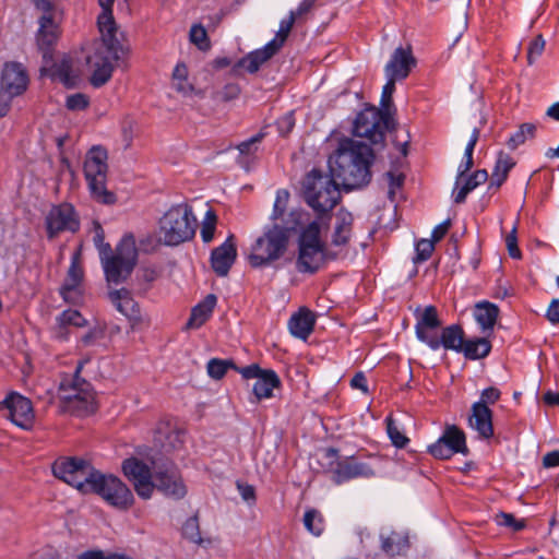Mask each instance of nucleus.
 I'll return each instance as SVG.
<instances>
[{"label": "nucleus", "mask_w": 559, "mask_h": 559, "mask_svg": "<svg viewBox=\"0 0 559 559\" xmlns=\"http://www.w3.org/2000/svg\"><path fill=\"white\" fill-rule=\"evenodd\" d=\"M374 159L371 146L361 141L343 138L329 157V167L331 175L340 180L346 190H353L371 181V166Z\"/></svg>", "instance_id": "nucleus-3"}, {"label": "nucleus", "mask_w": 559, "mask_h": 559, "mask_svg": "<svg viewBox=\"0 0 559 559\" xmlns=\"http://www.w3.org/2000/svg\"><path fill=\"white\" fill-rule=\"evenodd\" d=\"M323 457L326 460V471L331 474L332 480L337 485L354 478L374 476L373 468L367 462L359 461L356 456L341 457L338 451L334 448L325 449Z\"/></svg>", "instance_id": "nucleus-10"}, {"label": "nucleus", "mask_w": 559, "mask_h": 559, "mask_svg": "<svg viewBox=\"0 0 559 559\" xmlns=\"http://www.w3.org/2000/svg\"><path fill=\"white\" fill-rule=\"evenodd\" d=\"M464 331L461 325L452 324L445 326L441 336H437V346L430 347L432 350H438L441 346L447 350H454L461 353L464 349Z\"/></svg>", "instance_id": "nucleus-31"}, {"label": "nucleus", "mask_w": 559, "mask_h": 559, "mask_svg": "<svg viewBox=\"0 0 559 559\" xmlns=\"http://www.w3.org/2000/svg\"><path fill=\"white\" fill-rule=\"evenodd\" d=\"M84 271L80 262V252H75L71 258V264L67 272L63 284L59 293L66 302L76 305L83 297Z\"/></svg>", "instance_id": "nucleus-19"}, {"label": "nucleus", "mask_w": 559, "mask_h": 559, "mask_svg": "<svg viewBox=\"0 0 559 559\" xmlns=\"http://www.w3.org/2000/svg\"><path fill=\"white\" fill-rule=\"evenodd\" d=\"M498 316L499 308L492 302L480 301L475 306L474 317L483 330H492Z\"/></svg>", "instance_id": "nucleus-34"}, {"label": "nucleus", "mask_w": 559, "mask_h": 559, "mask_svg": "<svg viewBox=\"0 0 559 559\" xmlns=\"http://www.w3.org/2000/svg\"><path fill=\"white\" fill-rule=\"evenodd\" d=\"M428 452L439 460H448L455 453L466 455L468 448L464 431L455 425L447 426L442 436L428 447Z\"/></svg>", "instance_id": "nucleus-16"}, {"label": "nucleus", "mask_w": 559, "mask_h": 559, "mask_svg": "<svg viewBox=\"0 0 559 559\" xmlns=\"http://www.w3.org/2000/svg\"><path fill=\"white\" fill-rule=\"evenodd\" d=\"M305 199L317 213L325 214L332 211L341 199L338 185L333 176L312 169L306 177Z\"/></svg>", "instance_id": "nucleus-7"}, {"label": "nucleus", "mask_w": 559, "mask_h": 559, "mask_svg": "<svg viewBox=\"0 0 559 559\" xmlns=\"http://www.w3.org/2000/svg\"><path fill=\"white\" fill-rule=\"evenodd\" d=\"M122 471L124 475L133 483L134 489L142 499H150L153 495V473L150 467L136 457H130L123 461Z\"/></svg>", "instance_id": "nucleus-18"}, {"label": "nucleus", "mask_w": 559, "mask_h": 559, "mask_svg": "<svg viewBox=\"0 0 559 559\" xmlns=\"http://www.w3.org/2000/svg\"><path fill=\"white\" fill-rule=\"evenodd\" d=\"M514 166V162L507 154H499L498 159L496 162L493 171L503 174V176L508 177L509 171Z\"/></svg>", "instance_id": "nucleus-60"}, {"label": "nucleus", "mask_w": 559, "mask_h": 559, "mask_svg": "<svg viewBox=\"0 0 559 559\" xmlns=\"http://www.w3.org/2000/svg\"><path fill=\"white\" fill-rule=\"evenodd\" d=\"M295 14H289L286 19H283L281 21L280 28L275 37L271 41H269L270 44L275 45V49L280 50L283 47L295 24Z\"/></svg>", "instance_id": "nucleus-41"}, {"label": "nucleus", "mask_w": 559, "mask_h": 559, "mask_svg": "<svg viewBox=\"0 0 559 559\" xmlns=\"http://www.w3.org/2000/svg\"><path fill=\"white\" fill-rule=\"evenodd\" d=\"M183 535L189 540L198 544L203 545L204 540L200 536L199 531V524L197 518H190L186 521L183 528H182Z\"/></svg>", "instance_id": "nucleus-50"}, {"label": "nucleus", "mask_w": 559, "mask_h": 559, "mask_svg": "<svg viewBox=\"0 0 559 559\" xmlns=\"http://www.w3.org/2000/svg\"><path fill=\"white\" fill-rule=\"evenodd\" d=\"M416 66V59L413 56L412 48L397 47L388 63L384 67L386 78L395 81H402L408 76L412 69Z\"/></svg>", "instance_id": "nucleus-23"}, {"label": "nucleus", "mask_w": 559, "mask_h": 559, "mask_svg": "<svg viewBox=\"0 0 559 559\" xmlns=\"http://www.w3.org/2000/svg\"><path fill=\"white\" fill-rule=\"evenodd\" d=\"M274 47L275 45L267 43L263 48L249 52L233 67V71L238 73V70L243 68L249 73H255L278 51Z\"/></svg>", "instance_id": "nucleus-28"}, {"label": "nucleus", "mask_w": 559, "mask_h": 559, "mask_svg": "<svg viewBox=\"0 0 559 559\" xmlns=\"http://www.w3.org/2000/svg\"><path fill=\"white\" fill-rule=\"evenodd\" d=\"M237 258V248L234 235H229L227 239L217 248L212 250L211 266L217 276H226Z\"/></svg>", "instance_id": "nucleus-24"}, {"label": "nucleus", "mask_w": 559, "mask_h": 559, "mask_svg": "<svg viewBox=\"0 0 559 559\" xmlns=\"http://www.w3.org/2000/svg\"><path fill=\"white\" fill-rule=\"evenodd\" d=\"M52 474L82 493L99 495L109 506L128 510L134 501L131 490L118 477L105 475L86 460L76 456L60 457L51 466Z\"/></svg>", "instance_id": "nucleus-1"}, {"label": "nucleus", "mask_w": 559, "mask_h": 559, "mask_svg": "<svg viewBox=\"0 0 559 559\" xmlns=\"http://www.w3.org/2000/svg\"><path fill=\"white\" fill-rule=\"evenodd\" d=\"M103 337L104 329L98 325H94L81 337V343L84 346H92L95 345L96 342Z\"/></svg>", "instance_id": "nucleus-59"}, {"label": "nucleus", "mask_w": 559, "mask_h": 559, "mask_svg": "<svg viewBox=\"0 0 559 559\" xmlns=\"http://www.w3.org/2000/svg\"><path fill=\"white\" fill-rule=\"evenodd\" d=\"M188 76V69L186 64L178 63L174 71H173V79L174 81H177L176 83V90L179 92H187L188 90H191V86L186 83Z\"/></svg>", "instance_id": "nucleus-52"}, {"label": "nucleus", "mask_w": 559, "mask_h": 559, "mask_svg": "<svg viewBox=\"0 0 559 559\" xmlns=\"http://www.w3.org/2000/svg\"><path fill=\"white\" fill-rule=\"evenodd\" d=\"M264 138L263 132H259L255 135L251 136L250 139L242 141L237 145V148L240 154V164L245 165L248 163L250 157H253L255 153L258 152L259 144Z\"/></svg>", "instance_id": "nucleus-39"}, {"label": "nucleus", "mask_w": 559, "mask_h": 559, "mask_svg": "<svg viewBox=\"0 0 559 559\" xmlns=\"http://www.w3.org/2000/svg\"><path fill=\"white\" fill-rule=\"evenodd\" d=\"M237 489L245 501L250 504L255 502V490L253 486L238 481Z\"/></svg>", "instance_id": "nucleus-64"}, {"label": "nucleus", "mask_w": 559, "mask_h": 559, "mask_svg": "<svg viewBox=\"0 0 559 559\" xmlns=\"http://www.w3.org/2000/svg\"><path fill=\"white\" fill-rule=\"evenodd\" d=\"M471 411L469 427L478 433L480 439L488 440L493 437L492 411L483 403H474Z\"/></svg>", "instance_id": "nucleus-26"}, {"label": "nucleus", "mask_w": 559, "mask_h": 559, "mask_svg": "<svg viewBox=\"0 0 559 559\" xmlns=\"http://www.w3.org/2000/svg\"><path fill=\"white\" fill-rule=\"evenodd\" d=\"M235 370L246 380L255 379L252 388L255 403L272 399L274 396L273 391L282 385V381L274 370L262 369L258 364L235 367Z\"/></svg>", "instance_id": "nucleus-13"}, {"label": "nucleus", "mask_w": 559, "mask_h": 559, "mask_svg": "<svg viewBox=\"0 0 559 559\" xmlns=\"http://www.w3.org/2000/svg\"><path fill=\"white\" fill-rule=\"evenodd\" d=\"M66 106L70 110H83L88 106V97L76 93L67 97Z\"/></svg>", "instance_id": "nucleus-55"}, {"label": "nucleus", "mask_w": 559, "mask_h": 559, "mask_svg": "<svg viewBox=\"0 0 559 559\" xmlns=\"http://www.w3.org/2000/svg\"><path fill=\"white\" fill-rule=\"evenodd\" d=\"M106 159L107 153L104 150L93 147L84 163V175L91 191L102 198L103 203L109 204L114 202L115 197L105 189L107 174Z\"/></svg>", "instance_id": "nucleus-11"}, {"label": "nucleus", "mask_w": 559, "mask_h": 559, "mask_svg": "<svg viewBox=\"0 0 559 559\" xmlns=\"http://www.w3.org/2000/svg\"><path fill=\"white\" fill-rule=\"evenodd\" d=\"M316 319L312 312L306 308H301L294 313L288 321V330L295 337L307 340L312 333Z\"/></svg>", "instance_id": "nucleus-30"}, {"label": "nucleus", "mask_w": 559, "mask_h": 559, "mask_svg": "<svg viewBox=\"0 0 559 559\" xmlns=\"http://www.w3.org/2000/svg\"><path fill=\"white\" fill-rule=\"evenodd\" d=\"M153 490L157 489L164 496L180 500L187 495V487L179 469L174 464L157 466L153 473Z\"/></svg>", "instance_id": "nucleus-15"}, {"label": "nucleus", "mask_w": 559, "mask_h": 559, "mask_svg": "<svg viewBox=\"0 0 559 559\" xmlns=\"http://www.w3.org/2000/svg\"><path fill=\"white\" fill-rule=\"evenodd\" d=\"M28 83V74L22 63L15 61L4 63L0 79V90L17 97L26 92Z\"/></svg>", "instance_id": "nucleus-21"}, {"label": "nucleus", "mask_w": 559, "mask_h": 559, "mask_svg": "<svg viewBox=\"0 0 559 559\" xmlns=\"http://www.w3.org/2000/svg\"><path fill=\"white\" fill-rule=\"evenodd\" d=\"M197 218L188 204L171 206L159 221V240L177 246L190 240L195 233Z\"/></svg>", "instance_id": "nucleus-6"}, {"label": "nucleus", "mask_w": 559, "mask_h": 559, "mask_svg": "<svg viewBox=\"0 0 559 559\" xmlns=\"http://www.w3.org/2000/svg\"><path fill=\"white\" fill-rule=\"evenodd\" d=\"M157 277L158 273L154 269L144 267L139 270L136 273L138 292L145 294Z\"/></svg>", "instance_id": "nucleus-45"}, {"label": "nucleus", "mask_w": 559, "mask_h": 559, "mask_svg": "<svg viewBox=\"0 0 559 559\" xmlns=\"http://www.w3.org/2000/svg\"><path fill=\"white\" fill-rule=\"evenodd\" d=\"M216 214L214 211L209 210L205 214L202 227H201V237L204 242H211L214 238L215 227H216Z\"/></svg>", "instance_id": "nucleus-48"}, {"label": "nucleus", "mask_w": 559, "mask_h": 559, "mask_svg": "<svg viewBox=\"0 0 559 559\" xmlns=\"http://www.w3.org/2000/svg\"><path fill=\"white\" fill-rule=\"evenodd\" d=\"M0 409L7 411V417L19 428L29 430L35 423V412L29 399L17 392H11L0 403Z\"/></svg>", "instance_id": "nucleus-14"}, {"label": "nucleus", "mask_w": 559, "mask_h": 559, "mask_svg": "<svg viewBox=\"0 0 559 559\" xmlns=\"http://www.w3.org/2000/svg\"><path fill=\"white\" fill-rule=\"evenodd\" d=\"M480 130L478 128H474L472 135L469 138V141L465 147L464 157L461 164L457 167V175H456V187L460 186L462 182L464 176L467 171L471 170L473 167V152L475 148V145L477 144L479 140Z\"/></svg>", "instance_id": "nucleus-36"}, {"label": "nucleus", "mask_w": 559, "mask_h": 559, "mask_svg": "<svg viewBox=\"0 0 559 559\" xmlns=\"http://www.w3.org/2000/svg\"><path fill=\"white\" fill-rule=\"evenodd\" d=\"M93 241H94L95 247L98 250L99 259L114 252V250L111 249V246L108 242H105L104 229L102 228V226L99 224H96V226H95V235H94Z\"/></svg>", "instance_id": "nucleus-51"}, {"label": "nucleus", "mask_w": 559, "mask_h": 559, "mask_svg": "<svg viewBox=\"0 0 559 559\" xmlns=\"http://www.w3.org/2000/svg\"><path fill=\"white\" fill-rule=\"evenodd\" d=\"M239 94V85L236 83H228L221 91L216 92V98L223 102H229L237 98Z\"/></svg>", "instance_id": "nucleus-56"}, {"label": "nucleus", "mask_w": 559, "mask_h": 559, "mask_svg": "<svg viewBox=\"0 0 559 559\" xmlns=\"http://www.w3.org/2000/svg\"><path fill=\"white\" fill-rule=\"evenodd\" d=\"M33 4L35 9L40 12L39 16L58 19L57 8L51 0H33Z\"/></svg>", "instance_id": "nucleus-53"}, {"label": "nucleus", "mask_w": 559, "mask_h": 559, "mask_svg": "<svg viewBox=\"0 0 559 559\" xmlns=\"http://www.w3.org/2000/svg\"><path fill=\"white\" fill-rule=\"evenodd\" d=\"M46 228L49 238L63 231H78L80 221L74 207L69 203L52 206L46 216Z\"/></svg>", "instance_id": "nucleus-17"}, {"label": "nucleus", "mask_w": 559, "mask_h": 559, "mask_svg": "<svg viewBox=\"0 0 559 559\" xmlns=\"http://www.w3.org/2000/svg\"><path fill=\"white\" fill-rule=\"evenodd\" d=\"M87 324L86 319L75 309H67L56 318L55 337L60 341H67L69 337V326L83 328Z\"/></svg>", "instance_id": "nucleus-29"}, {"label": "nucleus", "mask_w": 559, "mask_h": 559, "mask_svg": "<svg viewBox=\"0 0 559 559\" xmlns=\"http://www.w3.org/2000/svg\"><path fill=\"white\" fill-rule=\"evenodd\" d=\"M115 0H98L103 12L97 19L100 40L95 43L94 50L87 55L86 62L92 70L90 82L94 87L105 85L112 76L114 62H118L127 53L126 47L118 37V29L112 16Z\"/></svg>", "instance_id": "nucleus-2"}, {"label": "nucleus", "mask_w": 559, "mask_h": 559, "mask_svg": "<svg viewBox=\"0 0 559 559\" xmlns=\"http://www.w3.org/2000/svg\"><path fill=\"white\" fill-rule=\"evenodd\" d=\"M501 396V392L499 389L495 386L486 388L480 393V400L477 403H483V405L495 404Z\"/></svg>", "instance_id": "nucleus-61"}, {"label": "nucleus", "mask_w": 559, "mask_h": 559, "mask_svg": "<svg viewBox=\"0 0 559 559\" xmlns=\"http://www.w3.org/2000/svg\"><path fill=\"white\" fill-rule=\"evenodd\" d=\"M304 526L313 536L319 537L325 530V520L317 509H308L304 514Z\"/></svg>", "instance_id": "nucleus-38"}, {"label": "nucleus", "mask_w": 559, "mask_h": 559, "mask_svg": "<svg viewBox=\"0 0 559 559\" xmlns=\"http://www.w3.org/2000/svg\"><path fill=\"white\" fill-rule=\"evenodd\" d=\"M536 130H537V126L535 123H530V122L522 123L519 127L518 131L510 136V139L508 141V146L511 150H515L518 146L525 143V141L527 139L534 138Z\"/></svg>", "instance_id": "nucleus-40"}, {"label": "nucleus", "mask_w": 559, "mask_h": 559, "mask_svg": "<svg viewBox=\"0 0 559 559\" xmlns=\"http://www.w3.org/2000/svg\"><path fill=\"white\" fill-rule=\"evenodd\" d=\"M38 29L35 35L36 45L41 52L46 62L52 59V51L61 35L60 23L58 19H49L46 16H38Z\"/></svg>", "instance_id": "nucleus-20"}, {"label": "nucleus", "mask_w": 559, "mask_h": 559, "mask_svg": "<svg viewBox=\"0 0 559 559\" xmlns=\"http://www.w3.org/2000/svg\"><path fill=\"white\" fill-rule=\"evenodd\" d=\"M389 117L385 112L374 108H366L360 111L354 122V134L365 138L371 144H381L384 141Z\"/></svg>", "instance_id": "nucleus-12"}, {"label": "nucleus", "mask_w": 559, "mask_h": 559, "mask_svg": "<svg viewBox=\"0 0 559 559\" xmlns=\"http://www.w3.org/2000/svg\"><path fill=\"white\" fill-rule=\"evenodd\" d=\"M182 436L183 433L180 430L170 427L169 421H162L157 426L155 439L162 449L169 451L182 444Z\"/></svg>", "instance_id": "nucleus-32"}, {"label": "nucleus", "mask_w": 559, "mask_h": 559, "mask_svg": "<svg viewBox=\"0 0 559 559\" xmlns=\"http://www.w3.org/2000/svg\"><path fill=\"white\" fill-rule=\"evenodd\" d=\"M109 299L115 308L130 321L132 326L142 322L139 304L128 289L121 288L110 292Z\"/></svg>", "instance_id": "nucleus-25"}, {"label": "nucleus", "mask_w": 559, "mask_h": 559, "mask_svg": "<svg viewBox=\"0 0 559 559\" xmlns=\"http://www.w3.org/2000/svg\"><path fill=\"white\" fill-rule=\"evenodd\" d=\"M435 243L436 242L431 239H420L416 243V257L414 261L416 263L427 261L435 250Z\"/></svg>", "instance_id": "nucleus-49"}, {"label": "nucleus", "mask_w": 559, "mask_h": 559, "mask_svg": "<svg viewBox=\"0 0 559 559\" xmlns=\"http://www.w3.org/2000/svg\"><path fill=\"white\" fill-rule=\"evenodd\" d=\"M404 548V544L402 543L400 536L396 533H391L388 536H381V549L390 555L394 556L402 551Z\"/></svg>", "instance_id": "nucleus-46"}, {"label": "nucleus", "mask_w": 559, "mask_h": 559, "mask_svg": "<svg viewBox=\"0 0 559 559\" xmlns=\"http://www.w3.org/2000/svg\"><path fill=\"white\" fill-rule=\"evenodd\" d=\"M216 305V297L214 295H207L205 299L193 307L191 316L186 324L187 329H199L212 316L214 307Z\"/></svg>", "instance_id": "nucleus-33"}, {"label": "nucleus", "mask_w": 559, "mask_h": 559, "mask_svg": "<svg viewBox=\"0 0 559 559\" xmlns=\"http://www.w3.org/2000/svg\"><path fill=\"white\" fill-rule=\"evenodd\" d=\"M337 223L332 237V242L335 246L346 245L350 238L353 216L348 212L340 211L337 213Z\"/></svg>", "instance_id": "nucleus-35"}, {"label": "nucleus", "mask_w": 559, "mask_h": 559, "mask_svg": "<svg viewBox=\"0 0 559 559\" xmlns=\"http://www.w3.org/2000/svg\"><path fill=\"white\" fill-rule=\"evenodd\" d=\"M276 126H277L278 132L282 135H287L293 130V128L295 126L293 112H288V114L284 115L283 117H281L277 120Z\"/></svg>", "instance_id": "nucleus-62"}, {"label": "nucleus", "mask_w": 559, "mask_h": 559, "mask_svg": "<svg viewBox=\"0 0 559 559\" xmlns=\"http://www.w3.org/2000/svg\"><path fill=\"white\" fill-rule=\"evenodd\" d=\"M478 186L472 179V177L471 176L466 177V175H465L462 182L460 183V186H457V188H456V185L454 186L453 193H452L454 203H456V204L464 203L468 193L472 192Z\"/></svg>", "instance_id": "nucleus-43"}, {"label": "nucleus", "mask_w": 559, "mask_h": 559, "mask_svg": "<svg viewBox=\"0 0 559 559\" xmlns=\"http://www.w3.org/2000/svg\"><path fill=\"white\" fill-rule=\"evenodd\" d=\"M289 192L281 189L276 192L273 211L271 214V224H286L289 219L296 224V229L302 224V212L298 210L287 211Z\"/></svg>", "instance_id": "nucleus-27"}, {"label": "nucleus", "mask_w": 559, "mask_h": 559, "mask_svg": "<svg viewBox=\"0 0 559 559\" xmlns=\"http://www.w3.org/2000/svg\"><path fill=\"white\" fill-rule=\"evenodd\" d=\"M189 37L199 49L206 50L210 48V41L205 28L200 24L192 25Z\"/></svg>", "instance_id": "nucleus-47"}, {"label": "nucleus", "mask_w": 559, "mask_h": 559, "mask_svg": "<svg viewBox=\"0 0 559 559\" xmlns=\"http://www.w3.org/2000/svg\"><path fill=\"white\" fill-rule=\"evenodd\" d=\"M235 367L237 366L231 360L213 358L207 362L206 369L211 378L219 380L226 374L228 368H233L235 370Z\"/></svg>", "instance_id": "nucleus-42"}, {"label": "nucleus", "mask_w": 559, "mask_h": 559, "mask_svg": "<svg viewBox=\"0 0 559 559\" xmlns=\"http://www.w3.org/2000/svg\"><path fill=\"white\" fill-rule=\"evenodd\" d=\"M496 522L498 525L511 527L515 532L521 531L524 527L523 522L516 521L512 514L504 512L497 514Z\"/></svg>", "instance_id": "nucleus-57"}, {"label": "nucleus", "mask_w": 559, "mask_h": 559, "mask_svg": "<svg viewBox=\"0 0 559 559\" xmlns=\"http://www.w3.org/2000/svg\"><path fill=\"white\" fill-rule=\"evenodd\" d=\"M81 368L80 364L72 376L63 378L58 390L61 409L79 417L96 411L95 392L92 385L79 376Z\"/></svg>", "instance_id": "nucleus-5"}, {"label": "nucleus", "mask_w": 559, "mask_h": 559, "mask_svg": "<svg viewBox=\"0 0 559 559\" xmlns=\"http://www.w3.org/2000/svg\"><path fill=\"white\" fill-rule=\"evenodd\" d=\"M321 219L312 221L300 233L296 260L300 273L314 274L325 261L324 245L320 239Z\"/></svg>", "instance_id": "nucleus-8"}, {"label": "nucleus", "mask_w": 559, "mask_h": 559, "mask_svg": "<svg viewBox=\"0 0 559 559\" xmlns=\"http://www.w3.org/2000/svg\"><path fill=\"white\" fill-rule=\"evenodd\" d=\"M396 82L397 81H395V80L386 78V83L384 84V86L382 88L381 100H380L381 107L383 109H389V107L392 105V96L395 91Z\"/></svg>", "instance_id": "nucleus-58"}, {"label": "nucleus", "mask_w": 559, "mask_h": 559, "mask_svg": "<svg viewBox=\"0 0 559 559\" xmlns=\"http://www.w3.org/2000/svg\"><path fill=\"white\" fill-rule=\"evenodd\" d=\"M506 245L508 252L511 258L513 259H520L521 258V250L518 247V239L515 235V229H513L506 238Z\"/></svg>", "instance_id": "nucleus-63"}, {"label": "nucleus", "mask_w": 559, "mask_h": 559, "mask_svg": "<svg viewBox=\"0 0 559 559\" xmlns=\"http://www.w3.org/2000/svg\"><path fill=\"white\" fill-rule=\"evenodd\" d=\"M415 333L417 338L429 347H436L437 334L435 331L441 325L436 307L427 306L424 310L418 308L415 311Z\"/></svg>", "instance_id": "nucleus-22"}, {"label": "nucleus", "mask_w": 559, "mask_h": 559, "mask_svg": "<svg viewBox=\"0 0 559 559\" xmlns=\"http://www.w3.org/2000/svg\"><path fill=\"white\" fill-rule=\"evenodd\" d=\"M136 259L138 251L133 236H123L115 251L100 259L107 282L114 284L124 282L132 273Z\"/></svg>", "instance_id": "nucleus-9"}, {"label": "nucleus", "mask_w": 559, "mask_h": 559, "mask_svg": "<svg viewBox=\"0 0 559 559\" xmlns=\"http://www.w3.org/2000/svg\"><path fill=\"white\" fill-rule=\"evenodd\" d=\"M545 48V40L539 35L535 37L528 45L527 49V61L530 64H533L536 58H538Z\"/></svg>", "instance_id": "nucleus-54"}, {"label": "nucleus", "mask_w": 559, "mask_h": 559, "mask_svg": "<svg viewBox=\"0 0 559 559\" xmlns=\"http://www.w3.org/2000/svg\"><path fill=\"white\" fill-rule=\"evenodd\" d=\"M296 224H269L250 247L248 262L254 269L275 266L286 255Z\"/></svg>", "instance_id": "nucleus-4"}, {"label": "nucleus", "mask_w": 559, "mask_h": 559, "mask_svg": "<svg viewBox=\"0 0 559 559\" xmlns=\"http://www.w3.org/2000/svg\"><path fill=\"white\" fill-rule=\"evenodd\" d=\"M491 350V344L486 338H475V340H468L464 342V349H462L461 353L464 354V356L467 359H480L485 358L489 355Z\"/></svg>", "instance_id": "nucleus-37"}, {"label": "nucleus", "mask_w": 559, "mask_h": 559, "mask_svg": "<svg viewBox=\"0 0 559 559\" xmlns=\"http://www.w3.org/2000/svg\"><path fill=\"white\" fill-rule=\"evenodd\" d=\"M385 424L386 432L393 445L404 448L409 442V439L399 429L392 416L385 418Z\"/></svg>", "instance_id": "nucleus-44"}]
</instances>
